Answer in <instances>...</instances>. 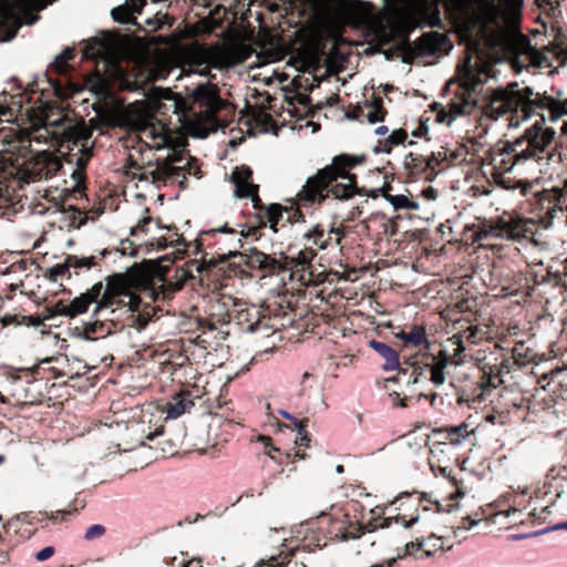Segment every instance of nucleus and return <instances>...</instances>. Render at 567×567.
I'll return each mask as SVG.
<instances>
[{
  "instance_id": "nucleus-1",
  "label": "nucleus",
  "mask_w": 567,
  "mask_h": 567,
  "mask_svg": "<svg viewBox=\"0 0 567 567\" xmlns=\"http://www.w3.org/2000/svg\"><path fill=\"white\" fill-rule=\"evenodd\" d=\"M18 89L22 92L10 94L6 91L0 93V122L13 123L19 116H30L38 110L47 125H54L60 128L61 144L65 147L66 162L75 164L72 177L76 183L85 178L87 164L93 155L92 147L89 146L91 137L90 130L84 123L73 122V120L59 106L58 101L45 99V89H40L37 81L23 89L19 82Z\"/></svg>"
},
{
  "instance_id": "nucleus-2",
  "label": "nucleus",
  "mask_w": 567,
  "mask_h": 567,
  "mask_svg": "<svg viewBox=\"0 0 567 567\" xmlns=\"http://www.w3.org/2000/svg\"><path fill=\"white\" fill-rule=\"evenodd\" d=\"M545 117L527 128L523 136L514 142L499 141L492 146L483 158V166H491L494 182L504 189L516 190L528 196L533 184L527 179L509 176L516 165L527 159L535 162L548 161L551 157V144L556 132L544 127Z\"/></svg>"
},
{
  "instance_id": "nucleus-3",
  "label": "nucleus",
  "mask_w": 567,
  "mask_h": 567,
  "mask_svg": "<svg viewBox=\"0 0 567 567\" xmlns=\"http://www.w3.org/2000/svg\"><path fill=\"white\" fill-rule=\"evenodd\" d=\"M244 247L240 238L231 244L227 251H217L220 261L229 260V267L235 276L266 278L288 274L291 280L300 286H317L321 280L315 275L312 260L317 252L311 247L299 250L296 255L280 252L279 258L265 254L257 248L239 251Z\"/></svg>"
},
{
  "instance_id": "nucleus-4",
  "label": "nucleus",
  "mask_w": 567,
  "mask_h": 567,
  "mask_svg": "<svg viewBox=\"0 0 567 567\" xmlns=\"http://www.w3.org/2000/svg\"><path fill=\"white\" fill-rule=\"evenodd\" d=\"M367 162L365 155L340 154L331 164L317 171L307 178L297 194L298 203L303 207L321 205L330 196L346 200L359 194L357 175L351 169Z\"/></svg>"
},
{
  "instance_id": "nucleus-5",
  "label": "nucleus",
  "mask_w": 567,
  "mask_h": 567,
  "mask_svg": "<svg viewBox=\"0 0 567 567\" xmlns=\"http://www.w3.org/2000/svg\"><path fill=\"white\" fill-rule=\"evenodd\" d=\"M537 110H548L550 121L555 122L567 115V99L557 100L553 96L534 93L529 86L518 87L514 82L506 87L494 90L482 106L483 114L492 120L511 114V122L526 120Z\"/></svg>"
},
{
  "instance_id": "nucleus-6",
  "label": "nucleus",
  "mask_w": 567,
  "mask_h": 567,
  "mask_svg": "<svg viewBox=\"0 0 567 567\" xmlns=\"http://www.w3.org/2000/svg\"><path fill=\"white\" fill-rule=\"evenodd\" d=\"M30 147L29 140L13 138L9 142V147L0 152L1 164L11 168L10 174L22 173L23 177L31 181L49 179L63 168L60 157L49 152L33 155Z\"/></svg>"
},
{
  "instance_id": "nucleus-7",
  "label": "nucleus",
  "mask_w": 567,
  "mask_h": 567,
  "mask_svg": "<svg viewBox=\"0 0 567 567\" xmlns=\"http://www.w3.org/2000/svg\"><path fill=\"white\" fill-rule=\"evenodd\" d=\"M535 233L533 219L513 217H498L496 219L483 220L478 224L467 225L463 231V239L467 244L480 246H494V239L519 240L529 238Z\"/></svg>"
},
{
  "instance_id": "nucleus-8",
  "label": "nucleus",
  "mask_w": 567,
  "mask_h": 567,
  "mask_svg": "<svg viewBox=\"0 0 567 567\" xmlns=\"http://www.w3.org/2000/svg\"><path fill=\"white\" fill-rule=\"evenodd\" d=\"M447 342L449 346L440 349L437 353H425L422 361L411 362L405 384L419 383L422 379H426L427 373L430 374V381L436 386L444 384L447 368L462 364L465 351L461 337L453 336Z\"/></svg>"
},
{
  "instance_id": "nucleus-9",
  "label": "nucleus",
  "mask_w": 567,
  "mask_h": 567,
  "mask_svg": "<svg viewBox=\"0 0 567 567\" xmlns=\"http://www.w3.org/2000/svg\"><path fill=\"white\" fill-rule=\"evenodd\" d=\"M287 213L288 216L286 218L287 223H292L296 220L297 215L301 216V213L299 209L292 210V208L288 209L287 207L280 205V204H270L267 208H265L264 214L259 215L258 218V225L257 226H247L244 224H238L236 227H229L228 224H225L220 227H215L212 229H208V231L203 233V235L207 236H215L219 234H226L231 235L233 237L226 245V247H221L226 251L231 248V244L237 238H240V243L243 244V238H249L252 237L254 239H258L261 236V229L269 224L270 228L277 233L278 226L284 220V214ZM281 226H285V223L281 224ZM220 247H217V249L212 252V257L208 260V262H214L216 260L220 261V258L218 257L217 251H219Z\"/></svg>"
},
{
  "instance_id": "nucleus-10",
  "label": "nucleus",
  "mask_w": 567,
  "mask_h": 567,
  "mask_svg": "<svg viewBox=\"0 0 567 567\" xmlns=\"http://www.w3.org/2000/svg\"><path fill=\"white\" fill-rule=\"evenodd\" d=\"M184 159L183 152L172 150L164 158H156L155 163L148 161L147 163H138L135 157L130 154L126 158V173L134 169L140 173H133V176L140 181L151 182L152 184L161 187L162 185L174 184L178 182L182 189L186 188V173L185 165L175 166L174 164L181 163Z\"/></svg>"
},
{
  "instance_id": "nucleus-11",
  "label": "nucleus",
  "mask_w": 567,
  "mask_h": 567,
  "mask_svg": "<svg viewBox=\"0 0 567 567\" xmlns=\"http://www.w3.org/2000/svg\"><path fill=\"white\" fill-rule=\"evenodd\" d=\"M515 367H517V363L512 357L503 355L499 361L495 358L494 362L485 357L480 360L477 365L478 375L473 388L471 390L463 389L460 400L468 403H482L505 382L504 377L509 374Z\"/></svg>"
},
{
  "instance_id": "nucleus-12",
  "label": "nucleus",
  "mask_w": 567,
  "mask_h": 567,
  "mask_svg": "<svg viewBox=\"0 0 567 567\" xmlns=\"http://www.w3.org/2000/svg\"><path fill=\"white\" fill-rule=\"evenodd\" d=\"M483 81L470 65H466L457 91L447 104L437 113V121L451 124L457 116L471 114L477 105L476 94L482 87Z\"/></svg>"
},
{
  "instance_id": "nucleus-13",
  "label": "nucleus",
  "mask_w": 567,
  "mask_h": 567,
  "mask_svg": "<svg viewBox=\"0 0 567 567\" xmlns=\"http://www.w3.org/2000/svg\"><path fill=\"white\" fill-rule=\"evenodd\" d=\"M529 194L533 195L530 202L532 212L535 214L538 223L544 228H548L553 225L555 218L564 216V207L567 206V177L564 179L563 187L537 192L529 190Z\"/></svg>"
},
{
  "instance_id": "nucleus-14",
  "label": "nucleus",
  "mask_w": 567,
  "mask_h": 567,
  "mask_svg": "<svg viewBox=\"0 0 567 567\" xmlns=\"http://www.w3.org/2000/svg\"><path fill=\"white\" fill-rule=\"evenodd\" d=\"M95 303L96 306L93 311V317H95L96 321H110L115 328H123L126 320L134 318L135 312H138V317L144 319V323L152 319L151 313L147 310L148 306H145L143 311H141V309H135L132 306L124 303L117 305L116 301H111L101 297ZM150 309L155 313V309L153 307H150Z\"/></svg>"
},
{
  "instance_id": "nucleus-15",
  "label": "nucleus",
  "mask_w": 567,
  "mask_h": 567,
  "mask_svg": "<svg viewBox=\"0 0 567 567\" xmlns=\"http://www.w3.org/2000/svg\"><path fill=\"white\" fill-rule=\"evenodd\" d=\"M2 378L0 402L22 406L27 394L25 385L33 378L30 369L6 365L2 368Z\"/></svg>"
},
{
  "instance_id": "nucleus-16",
  "label": "nucleus",
  "mask_w": 567,
  "mask_h": 567,
  "mask_svg": "<svg viewBox=\"0 0 567 567\" xmlns=\"http://www.w3.org/2000/svg\"><path fill=\"white\" fill-rule=\"evenodd\" d=\"M132 127L150 151L165 148L172 143L171 128L166 127L165 122L156 121L150 115L135 118Z\"/></svg>"
},
{
  "instance_id": "nucleus-17",
  "label": "nucleus",
  "mask_w": 567,
  "mask_h": 567,
  "mask_svg": "<svg viewBox=\"0 0 567 567\" xmlns=\"http://www.w3.org/2000/svg\"><path fill=\"white\" fill-rule=\"evenodd\" d=\"M106 285L103 286L101 298L116 301L117 305L124 303L135 309H141L142 300L131 291L130 281L124 274H113L106 277Z\"/></svg>"
},
{
  "instance_id": "nucleus-18",
  "label": "nucleus",
  "mask_w": 567,
  "mask_h": 567,
  "mask_svg": "<svg viewBox=\"0 0 567 567\" xmlns=\"http://www.w3.org/2000/svg\"><path fill=\"white\" fill-rule=\"evenodd\" d=\"M72 70L73 69L70 63L59 59L58 56L50 65L49 72L59 75L60 79H52L51 76H48L47 82L53 91V95L60 101L71 99L82 90L79 83L70 80L69 74Z\"/></svg>"
},
{
  "instance_id": "nucleus-19",
  "label": "nucleus",
  "mask_w": 567,
  "mask_h": 567,
  "mask_svg": "<svg viewBox=\"0 0 567 567\" xmlns=\"http://www.w3.org/2000/svg\"><path fill=\"white\" fill-rule=\"evenodd\" d=\"M56 316H64L70 318V308L69 302L65 300H58L53 306L51 307H44V309L40 313L35 315H22V313H14V315H6L2 319V326H27V327H33L38 328L42 324H44V321L51 320L55 318Z\"/></svg>"
},
{
  "instance_id": "nucleus-20",
  "label": "nucleus",
  "mask_w": 567,
  "mask_h": 567,
  "mask_svg": "<svg viewBox=\"0 0 567 567\" xmlns=\"http://www.w3.org/2000/svg\"><path fill=\"white\" fill-rule=\"evenodd\" d=\"M29 369L33 374L41 378L47 383L51 379L58 380L64 377L74 379L79 375V373H73L68 357L61 353L43 358L32 367H29Z\"/></svg>"
},
{
  "instance_id": "nucleus-21",
  "label": "nucleus",
  "mask_w": 567,
  "mask_h": 567,
  "mask_svg": "<svg viewBox=\"0 0 567 567\" xmlns=\"http://www.w3.org/2000/svg\"><path fill=\"white\" fill-rule=\"evenodd\" d=\"M447 42V37L439 32H427L422 34L419 40L411 42L409 37L405 35L401 42V49L409 55L404 56V62L415 56L432 55L442 49Z\"/></svg>"
},
{
  "instance_id": "nucleus-22",
  "label": "nucleus",
  "mask_w": 567,
  "mask_h": 567,
  "mask_svg": "<svg viewBox=\"0 0 567 567\" xmlns=\"http://www.w3.org/2000/svg\"><path fill=\"white\" fill-rule=\"evenodd\" d=\"M169 231L174 230L168 237L162 236L156 240L157 249H165L168 246L179 247L183 246L185 250L193 248V254L198 255L203 251V248H214L215 246L223 247L219 240H216V236L203 235L206 230H202L198 237L193 243H187L182 234L177 231L175 226L167 227Z\"/></svg>"
},
{
  "instance_id": "nucleus-23",
  "label": "nucleus",
  "mask_w": 567,
  "mask_h": 567,
  "mask_svg": "<svg viewBox=\"0 0 567 567\" xmlns=\"http://www.w3.org/2000/svg\"><path fill=\"white\" fill-rule=\"evenodd\" d=\"M370 348H372L375 352H378L383 359V370L385 371H392L398 370V374L391 378H388L384 380V388L389 389V383H395V382H404L408 378L409 371H410V363L408 361L404 362V364H408L406 368L402 367L399 359V353L388 346L386 343H383L378 340H371L369 342Z\"/></svg>"
},
{
  "instance_id": "nucleus-24",
  "label": "nucleus",
  "mask_w": 567,
  "mask_h": 567,
  "mask_svg": "<svg viewBox=\"0 0 567 567\" xmlns=\"http://www.w3.org/2000/svg\"><path fill=\"white\" fill-rule=\"evenodd\" d=\"M403 164L406 175L415 179L432 181L440 172L433 154L425 157L411 152L405 155Z\"/></svg>"
},
{
  "instance_id": "nucleus-25",
  "label": "nucleus",
  "mask_w": 567,
  "mask_h": 567,
  "mask_svg": "<svg viewBox=\"0 0 567 567\" xmlns=\"http://www.w3.org/2000/svg\"><path fill=\"white\" fill-rule=\"evenodd\" d=\"M229 303L237 306L231 298H218L210 300L208 306V317L199 319V326L209 331L216 330L218 324H225L233 320L234 310L229 309Z\"/></svg>"
},
{
  "instance_id": "nucleus-26",
  "label": "nucleus",
  "mask_w": 567,
  "mask_h": 567,
  "mask_svg": "<svg viewBox=\"0 0 567 567\" xmlns=\"http://www.w3.org/2000/svg\"><path fill=\"white\" fill-rule=\"evenodd\" d=\"M233 319L247 332H257L269 330L270 317L262 315L261 310L255 306L234 309Z\"/></svg>"
},
{
  "instance_id": "nucleus-27",
  "label": "nucleus",
  "mask_w": 567,
  "mask_h": 567,
  "mask_svg": "<svg viewBox=\"0 0 567 567\" xmlns=\"http://www.w3.org/2000/svg\"><path fill=\"white\" fill-rule=\"evenodd\" d=\"M23 21L9 0H0V42L12 40Z\"/></svg>"
},
{
  "instance_id": "nucleus-28",
  "label": "nucleus",
  "mask_w": 567,
  "mask_h": 567,
  "mask_svg": "<svg viewBox=\"0 0 567 567\" xmlns=\"http://www.w3.org/2000/svg\"><path fill=\"white\" fill-rule=\"evenodd\" d=\"M388 114L386 109L383 105L381 96L372 94V100L364 104H358L351 112L347 113V116L352 120L363 121L364 118L371 123H378L384 121Z\"/></svg>"
},
{
  "instance_id": "nucleus-29",
  "label": "nucleus",
  "mask_w": 567,
  "mask_h": 567,
  "mask_svg": "<svg viewBox=\"0 0 567 567\" xmlns=\"http://www.w3.org/2000/svg\"><path fill=\"white\" fill-rule=\"evenodd\" d=\"M97 266V257H78L75 255H69L62 264H56L53 267L47 270L45 276L51 281H58L59 278L63 277L68 274L69 278L71 277L70 270L73 269H91L92 267Z\"/></svg>"
},
{
  "instance_id": "nucleus-30",
  "label": "nucleus",
  "mask_w": 567,
  "mask_h": 567,
  "mask_svg": "<svg viewBox=\"0 0 567 567\" xmlns=\"http://www.w3.org/2000/svg\"><path fill=\"white\" fill-rule=\"evenodd\" d=\"M347 229L348 227L341 225L340 227H331L329 230H326L322 225H316L306 234V237L319 249H327L333 245H340Z\"/></svg>"
},
{
  "instance_id": "nucleus-31",
  "label": "nucleus",
  "mask_w": 567,
  "mask_h": 567,
  "mask_svg": "<svg viewBox=\"0 0 567 567\" xmlns=\"http://www.w3.org/2000/svg\"><path fill=\"white\" fill-rule=\"evenodd\" d=\"M340 14L351 25H360L368 18L370 3L362 0H337Z\"/></svg>"
},
{
  "instance_id": "nucleus-32",
  "label": "nucleus",
  "mask_w": 567,
  "mask_h": 567,
  "mask_svg": "<svg viewBox=\"0 0 567 567\" xmlns=\"http://www.w3.org/2000/svg\"><path fill=\"white\" fill-rule=\"evenodd\" d=\"M194 100L212 114H216L224 104L217 86L212 84L198 85L194 91Z\"/></svg>"
},
{
  "instance_id": "nucleus-33",
  "label": "nucleus",
  "mask_w": 567,
  "mask_h": 567,
  "mask_svg": "<svg viewBox=\"0 0 567 567\" xmlns=\"http://www.w3.org/2000/svg\"><path fill=\"white\" fill-rule=\"evenodd\" d=\"M533 278L535 284L548 281L554 286L565 285L567 281V258L553 259L546 267L545 274L539 275L535 272Z\"/></svg>"
},
{
  "instance_id": "nucleus-34",
  "label": "nucleus",
  "mask_w": 567,
  "mask_h": 567,
  "mask_svg": "<svg viewBox=\"0 0 567 567\" xmlns=\"http://www.w3.org/2000/svg\"><path fill=\"white\" fill-rule=\"evenodd\" d=\"M103 290V282L99 281L93 285V287L84 293H81L79 297H75L72 301L69 302L70 308V318H75L79 315L85 313L90 307V305L97 301L101 296V291Z\"/></svg>"
},
{
  "instance_id": "nucleus-35",
  "label": "nucleus",
  "mask_w": 567,
  "mask_h": 567,
  "mask_svg": "<svg viewBox=\"0 0 567 567\" xmlns=\"http://www.w3.org/2000/svg\"><path fill=\"white\" fill-rule=\"evenodd\" d=\"M467 150L464 145H457L455 148L442 146L440 151L433 153L439 171H444L452 165H458L466 161Z\"/></svg>"
},
{
  "instance_id": "nucleus-36",
  "label": "nucleus",
  "mask_w": 567,
  "mask_h": 567,
  "mask_svg": "<svg viewBox=\"0 0 567 567\" xmlns=\"http://www.w3.org/2000/svg\"><path fill=\"white\" fill-rule=\"evenodd\" d=\"M179 109V101L171 90H166L162 96V100L156 102L154 105L153 114L150 116L156 121H163L168 127L171 114H177Z\"/></svg>"
},
{
  "instance_id": "nucleus-37",
  "label": "nucleus",
  "mask_w": 567,
  "mask_h": 567,
  "mask_svg": "<svg viewBox=\"0 0 567 567\" xmlns=\"http://www.w3.org/2000/svg\"><path fill=\"white\" fill-rule=\"evenodd\" d=\"M230 181L235 184V195L239 198H248L249 190L256 189L252 183V171L249 166L241 165L231 173Z\"/></svg>"
},
{
  "instance_id": "nucleus-38",
  "label": "nucleus",
  "mask_w": 567,
  "mask_h": 567,
  "mask_svg": "<svg viewBox=\"0 0 567 567\" xmlns=\"http://www.w3.org/2000/svg\"><path fill=\"white\" fill-rule=\"evenodd\" d=\"M534 274H529V276H525L523 274H518L514 276V281L509 286H503L501 291L505 296H520L524 298L532 297L535 291V287L538 284H535L533 278Z\"/></svg>"
},
{
  "instance_id": "nucleus-39",
  "label": "nucleus",
  "mask_w": 567,
  "mask_h": 567,
  "mask_svg": "<svg viewBox=\"0 0 567 567\" xmlns=\"http://www.w3.org/2000/svg\"><path fill=\"white\" fill-rule=\"evenodd\" d=\"M29 383L25 385V398H23L22 406L24 405H40L42 404L48 394V383L41 378L32 373Z\"/></svg>"
},
{
  "instance_id": "nucleus-40",
  "label": "nucleus",
  "mask_w": 567,
  "mask_h": 567,
  "mask_svg": "<svg viewBox=\"0 0 567 567\" xmlns=\"http://www.w3.org/2000/svg\"><path fill=\"white\" fill-rule=\"evenodd\" d=\"M395 337L402 341L404 348H420L425 346L429 349V340L426 337L425 328L419 324L411 326L409 331L401 330L395 333Z\"/></svg>"
},
{
  "instance_id": "nucleus-41",
  "label": "nucleus",
  "mask_w": 567,
  "mask_h": 567,
  "mask_svg": "<svg viewBox=\"0 0 567 567\" xmlns=\"http://www.w3.org/2000/svg\"><path fill=\"white\" fill-rule=\"evenodd\" d=\"M551 492L547 491V489H545L544 492L538 489L535 492V495L533 497H530L529 504L530 505L534 504V506L532 507V509L529 512V516L533 517V522H538V523L545 522L547 516L551 513L550 507L554 505L556 497L555 496L550 497V499L548 502H546L545 504H543L540 502L544 499L545 496H547Z\"/></svg>"
},
{
  "instance_id": "nucleus-42",
  "label": "nucleus",
  "mask_w": 567,
  "mask_h": 567,
  "mask_svg": "<svg viewBox=\"0 0 567 567\" xmlns=\"http://www.w3.org/2000/svg\"><path fill=\"white\" fill-rule=\"evenodd\" d=\"M192 406H194L192 392L183 391L172 396V399L166 403L165 410L168 417L176 419L188 411Z\"/></svg>"
},
{
  "instance_id": "nucleus-43",
  "label": "nucleus",
  "mask_w": 567,
  "mask_h": 567,
  "mask_svg": "<svg viewBox=\"0 0 567 567\" xmlns=\"http://www.w3.org/2000/svg\"><path fill=\"white\" fill-rule=\"evenodd\" d=\"M518 368L525 367L529 363L538 362V353L536 352L534 346L529 344L527 341H518L512 349L511 355Z\"/></svg>"
},
{
  "instance_id": "nucleus-44",
  "label": "nucleus",
  "mask_w": 567,
  "mask_h": 567,
  "mask_svg": "<svg viewBox=\"0 0 567 567\" xmlns=\"http://www.w3.org/2000/svg\"><path fill=\"white\" fill-rule=\"evenodd\" d=\"M183 286L184 281L182 280L171 281L167 279H161V284L154 285L152 289L154 301L171 300L174 295L183 288Z\"/></svg>"
},
{
  "instance_id": "nucleus-45",
  "label": "nucleus",
  "mask_w": 567,
  "mask_h": 567,
  "mask_svg": "<svg viewBox=\"0 0 567 567\" xmlns=\"http://www.w3.org/2000/svg\"><path fill=\"white\" fill-rule=\"evenodd\" d=\"M502 404L506 412H511L513 410H524L528 409L529 400L524 396L523 393L504 389L501 393Z\"/></svg>"
},
{
  "instance_id": "nucleus-46",
  "label": "nucleus",
  "mask_w": 567,
  "mask_h": 567,
  "mask_svg": "<svg viewBox=\"0 0 567 567\" xmlns=\"http://www.w3.org/2000/svg\"><path fill=\"white\" fill-rule=\"evenodd\" d=\"M390 525H391V518H384L380 525L374 524V520L369 522L365 526H363L359 523L350 524L349 529L343 533L342 539L343 540L358 539L365 532L371 533V532H374L377 528H389Z\"/></svg>"
},
{
  "instance_id": "nucleus-47",
  "label": "nucleus",
  "mask_w": 567,
  "mask_h": 567,
  "mask_svg": "<svg viewBox=\"0 0 567 567\" xmlns=\"http://www.w3.org/2000/svg\"><path fill=\"white\" fill-rule=\"evenodd\" d=\"M546 478L547 483L545 484L544 487H555V497H560L563 493L561 491L558 489L560 487V482H567V460L563 464L553 465L549 468Z\"/></svg>"
},
{
  "instance_id": "nucleus-48",
  "label": "nucleus",
  "mask_w": 567,
  "mask_h": 567,
  "mask_svg": "<svg viewBox=\"0 0 567 567\" xmlns=\"http://www.w3.org/2000/svg\"><path fill=\"white\" fill-rule=\"evenodd\" d=\"M408 138L404 128L394 130L386 138L379 140L374 146L375 153H390L394 146L403 144Z\"/></svg>"
},
{
  "instance_id": "nucleus-49",
  "label": "nucleus",
  "mask_w": 567,
  "mask_h": 567,
  "mask_svg": "<svg viewBox=\"0 0 567 567\" xmlns=\"http://www.w3.org/2000/svg\"><path fill=\"white\" fill-rule=\"evenodd\" d=\"M279 413L291 422V425L296 429L298 436L296 437V444L299 446H308L310 442V434L307 431L309 420L307 417L298 420L290 413L279 410Z\"/></svg>"
},
{
  "instance_id": "nucleus-50",
  "label": "nucleus",
  "mask_w": 567,
  "mask_h": 567,
  "mask_svg": "<svg viewBox=\"0 0 567 567\" xmlns=\"http://www.w3.org/2000/svg\"><path fill=\"white\" fill-rule=\"evenodd\" d=\"M379 224L380 226L383 227V234L384 235H393L394 234V223L391 220V219H386L384 216H377V217H373V218H370L368 221H361L360 224H358L355 227H357V233L358 234H364V235H370V231L372 229V226L373 225H377Z\"/></svg>"
},
{
  "instance_id": "nucleus-51",
  "label": "nucleus",
  "mask_w": 567,
  "mask_h": 567,
  "mask_svg": "<svg viewBox=\"0 0 567 567\" xmlns=\"http://www.w3.org/2000/svg\"><path fill=\"white\" fill-rule=\"evenodd\" d=\"M390 189L391 187L386 186V188L383 190V197L394 207L395 210H415L419 208V204L413 200L412 197L403 194L392 195Z\"/></svg>"
},
{
  "instance_id": "nucleus-52",
  "label": "nucleus",
  "mask_w": 567,
  "mask_h": 567,
  "mask_svg": "<svg viewBox=\"0 0 567 567\" xmlns=\"http://www.w3.org/2000/svg\"><path fill=\"white\" fill-rule=\"evenodd\" d=\"M113 251L120 252L122 256H135L137 252V248L131 239L126 238L121 240L120 246L114 249L104 248L100 251V259L105 258L111 255Z\"/></svg>"
},
{
  "instance_id": "nucleus-53",
  "label": "nucleus",
  "mask_w": 567,
  "mask_h": 567,
  "mask_svg": "<svg viewBox=\"0 0 567 567\" xmlns=\"http://www.w3.org/2000/svg\"><path fill=\"white\" fill-rule=\"evenodd\" d=\"M111 14L114 21L118 23L136 24V18L132 14L130 2L113 8Z\"/></svg>"
},
{
  "instance_id": "nucleus-54",
  "label": "nucleus",
  "mask_w": 567,
  "mask_h": 567,
  "mask_svg": "<svg viewBox=\"0 0 567 567\" xmlns=\"http://www.w3.org/2000/svg\"><path fill=\"white\" fill-rule=\"evenodd\" d=\"M443 432L445 433L444 439L447 440L449 443L453 445L458 444L463 439H465L470 434L468 425L465 423H462L458 426L445 429Z\"/></svg>"
},
{
  "instance_id": "nucleus-55",
  "label": "nucleus",
  "mask_w": 567,
  "mask_h": 567,
  "mask_svg": "<svg viewBox=\"0 0 567 567\" xmlns=\"http://www.w3.org/2000/svg\"><path fill=\"white\" fill-rule=\"evenodd\" d=\"M525 49L533 65L542 68L547 62V56L539 50L533 48L528 39H525Z\"/></svg>"
},
{
  "instance_id": "nucleus-56",
  "label": "nucleus",
  "mask_w": 567,
  "mask_h": 567,
  "mask_svg": "<svg viewBox=\"0 0 567 567\" xmlns=\"http://www.w3.org/2000/svg\"><path fill=\"white\" fill-rule=\"evenodd\" d=\"M462 495H463V493L461 491H457L455 494H452L449 497L446 505H443L442 503H440L437 501L434 502L435 512L436 513H450V512H452L457 506L456 499L460 496H462Z\"/></svg>"
},
{
  "instance_id": "nucleus-57",
  "label": "nucleus",
  "mask_w": 567,
  "mask_h": 567,
  "mask_svg": "<svg viewBox=\"0 0 567 567\" xmlns=\"http://www.w3.org/2000/svg\"><path fill=\"white\" fill-rule=\"evenodd\" d=\"M282 554L279 555V557H271L270 559L268 560H260L259 563H257L254 567H286L289 565L290 560H286L287 556L288 555H285V557L279 560V558H281ZM236 567H240V566H236Z\"/></svg>"
},
{
  "instance_id": "nucleus-58",
  "label": "nucleus",
  "mask_w": 567,
  "mask_h": 567,
  "mask_svg": "<svg viewBox=\"0 0 567 567\" xmlns=\"http://www.w3.org/2000/svg\"><path fill=\"white\" fill-rule=\"evenodd\" d=\"M106 533V528L101 525V524H94V525H91L85 534H84V539L86 540H94V539H97L100 537H102L104 534Z\"/></svg>"
},
{
  "instance_id": "nucleus-59",
  "label": "nucleus",
  "mask_w": 567,
  "mask_h": 567,
  "mask_svg": "<svg viewBox=\"0 0 567 567\" xmlns=\"http://www.w3.org/2000/svg\"><path fill=\"white\" fill-rule=\"evenodd\" d=\"M258 192H259V186L256 185V189H250L249 193H251L250 195H248V198L251 199L252 202V205H254V208L258 210L257 213V218H259V215L260 214H264L265 212V208H267L268 206L264 205L259 195H258Z\"/></svg>"
},
{
  "instance_id": "nucleus-60",
  "label": "nucleus",
  "mask_w": 567,
  "mask_h": 567,
  "mask_svg": "<svg viewBox=\"0 0 567 567\" xmlns=\"http://www.w3.org/2000/svg\"><path fill=\"white\" fill-rule=\"evenodd\" d=\"M455 336H458L462 338V344L464 346V340H466L470 343H476L478 338V328L471 326L462 333H456Z\"/></svg>"
},
{
  "instance_id": "nucleus-61",
  "label": "nucleus",
  "mask_w": 567,
  "mask_h": 567,
  "mask_svg": "<svg viewBox=\"0 0 567 567\" xmlns=\"http://www.w3.org/2000/svg\"><path fill=\"white\" fill-rule=\"evenodd\" d=\"M153 221L151 216L142 218L138 224L131 228V235L137 236L138 233L147 234V226Z\"/></svg>"
},
{
  "instance_id": "nucleus-62",
  "label": "nucleus",
  "mask_w": 567,
  "mask_h": 567,
  "mask_svg": "<svg viewBox=\"0 0 567 567\" xmlns=\"http://www.w3.org/2000/svg\"><path fill=\"white\" fill-rule=\"evenodd\" d=\"M55 553V549L53 546H47L44 548H42L41 550H39L38 553H35L34 557L37 560L39 561H44V560H48L49 558H51Z\"/></svg>"
},
{
  "instance_id": "nucleus-63",
  "label": "nucleus",
  "mask_w": 567,
  "mask_h": 567,
  "mask_svg": "<svg viewBox=\"0 0 567 567\" xmlns=\"http://www.w3.org/2000/svg\"><path fill=\"white\" fill-rule=\"evenodd\" d=\"M260 440H261V441L264 442V444H265V451H266V454H267L270 458L275 460V458H276L275 453H276V452H279V449H277V447H275V446L272 445V443H271V442H272L271 437H269V436H261V437H260Z\"/></svg>"
},
{
  "instance_id": "nucleus-64",
  "label": "nucleus",
  "mask_w": 567,
  "mask_h": 567,
  "mask_svg": "<svg viewBox=\"0 0 567 567\" xmlns=\"http://www.w3.org/2000/svg\"><path fill=\"white\" fill-rule=\"evenodd\" d=\"M178 567H203V561L200 558L183 559L178 563Z\"/></svg>"
}]
</instances>
